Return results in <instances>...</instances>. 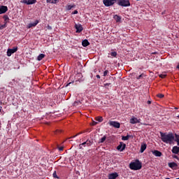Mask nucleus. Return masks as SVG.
Wrapping results in <instances>:
<instances>
[{
  "label": "nucleus",
  "mask_w": 179,
  "mask_h": 179,
  "mask_svg": "<svg viewBox=\"0 0 179 179\" xmlns=\"http://www.w3.org/2000/svg\"><path fill=\"white\" fill-rule=\"evenodd\" d=\"M161 135V141L164 142V143H169V145H171L173 142H174V135L173 134H167V133H163L159 132Z\"/></svg>",
  "instance_id": "obj_1"
},
{
  "label": "nucleus",
  "mask_w": 179,
  "mask_h": 179,
  "mask_svg": "<svg viewBox=\"0 0 179 179\" xmlns=\"http://www.w3.org/2000/svg\"><path fill=\"white\" fill-rule=\"evenodd\" d=\"M129 169L135 171L141 170L142 169V162L139 159H136L135 162L129 164Z\"/></svg>",
  "instance_id": "obj_2"
},
{
  "label": "nucleus",
  "mask_w": 179,
  "mask_h": 179,
  "mask_svg": "<svg viewBox=\"0 0 179 179\" xmlns=\"http://www.w3.org/2000/svg\"><path fill=\"white\" fill-rule=\"evenodd\" d=\"M117 5L119 6H122L124 8H127L128 6H131V2L129 0H117Z\"/></svg>",
  "instance_id": "obj_3"
},
{
  "label": "nucleus",
  "mask_w": 179,
  "mask_h": 179,
  "mask_svg": "<svg viewBox=\"0 0 179 179\" xmlns=\"http://www.w3.org/2000/svg\"><path fill=\"white\" fill-rule=\"evenodd\" d=\"M117 0H103V4L105 6H113Z\"/></svg>",
  "instance_id": "obj_4"
},
{
  "label": "nucleus",
  "mask_w": 179,
  "mask_h": 179,
  "mask_svg": "<svg viewBox=\"0 0 179 179\" xmlns=\"http://www.w3.org/2000/svg\"><path fill=\"white\" fill-rule=\"evenodd\" d=\"M125 148H127V144L123 142H120L119 145L117 147V150H119V152H124V150H125Z\"/></svg>",
  "instance_id": "obj_5"
},
{
  "label": "nucleus",
  "mask_w": 179,
  "mask_h": 179,
  "mask_svg": "<svg viewBox=\"0 0 179 179\" xmlns=\"http://www.w3.org/2000/svg\"><path fill=\"white\" fill-rule=\"evenodd\" d=\"M17 51V47H15L13 49H8L7 50V57H10L12 54H15Z\"/></svg>",
  "instance_id": "obj_6"
},
{
  "label": "nucleus",
  "mask_w": 179,
  "mask_h": 179,
  "mask_svg": "<svg viewBox=\"0 0 179 179\" xmlns=\"http://www.w3.org/2000/svg\"><path fill=\"white\" fill-rule=\"evenodd\" d=\"M130 124H139L141 122V119H138L135 117L134 116H132V117L129 120Z\"/></svg>",
  "instance_id": "obj_7"
},
{
  "label": "nucleus",
  "mask_w": 179,
  "mask_h": 179,
  "mask_svg": "<svg viewBox=\"0 0 179 179\" xmlns=\"http://www.w3.org/2000/svg\"><path fill=\"white\" fill-rule=\"evenodd\" d=\"M109 124L110 125V127H113L114 128H120L121 127V124H120V122H115V121L110 122Z\"/></svg>",
  "instance_id": "obj_8"
},
{
  "label": "nucleus",
  "mask_w": 179,
  "mask_h": 179,
  "mask_svg": "<svg viewBox=\"0 0 179 179\" xmlns=\"http://www.w3.org/2000/svg\"><path fill=\"white\" fill-rule=\"evenodd\" d=\"M22 3H26L27 5H34L37 2V0H22L21 1Z\"/></svg>",
  "instance_id": "obj_9"
},
{
  "label": "nucleus",
  "mask_w": 179,
  "mask_h": 179,
  "mask_svg": "<svg viewBox=\"0 0 179 179\" xmlns=\"http://www.w3.org/2000/svg\"><path fill=\"white\" fill-rule=\"evenodd\" d=\"M75 29H76V33H81V31H83V27H82V24H75Z\"/></svg>",
  "instance_id": "obj_10"
},
{
  "label": "nucleus",
  "mask_w": 179,
  "mask_h": 179,
  "mask_svg": "<svg viewBox=\"0 0 179 179\" xmlns=\"http://www.w3.org/2000/svg\"><path fill=\"white\" fill-rule=\"evenodd\" d=\"M6 12H8V6H1L0 7V15H2L3 13H6Z\"/></svg>",
  "instance_id": "obj_11"
},
{
  "label": "nucleus",
  "mask_w": 179,
  "mask_h": 179,
  "mask_svg": "<svg viewBox=\"0 0 179 179\" xmlns=\"http://www.w3.org/2000/svg\"><path fill=\"white\" fill-rule=\"evenodd\" d=\"M152 155H154V156H156V157H162V152L157 150H155L152 151Z\"/></svg>",
  "instance_id": "obj_12"
},
{
  "label": "nucleus",
  "mask_w": 179,
  "mask_h": 179,
  "mask_svg": "<svg viewBox=\"0 0 179 179\" xmlns=\"http://www.w3.org/2000/svg\"><path fill=\"white\" fill-rule=\"evenodd\" d=\"M172 153H173L174 155H178L179 153V147L176 145L173 146L171 150Z\"/></svg>",
  "instance_id": "obj_13"
},
{
  "label": "nucleus",
  "mask_w": 179,
  "mask_h": 179,
  "mask_svg": "<svg viewBox=\"0 0 179 179\" xmlns=\"http://www.w3.org/2000/svg\"><path fill=\"white\" fill-rule=\"evenodd\" d=\"M146 148H148V145H146V143H142L140 149V152L143 153L145 150H146Z\"/></svg>",
  "instance_id": "obj_14"
},
{
  "label": "nucleus",
  "mask_w": 179,
  "mask_h": 179,
  "mask_svg": "<svg viewBox=\"0 0 179 179\" xmlns=\"http://www.w3.org/2000/svg\"><path fill=\"white\" fill-rule=\"evenodd\" d=\"M38 24V20H36L34 23H30L28 25V29H31V27H36Z\"/></svg>",
  "instance_id": "obj_15"
},
{
  "label": "nucleus",
  "mask_w": 179,
  "mask_h": 179,
  "mask_svg": "<svg viewBox=\"0 0 179 179\" xmlns=\"http://www.w3.org/2000/svg\"><path fill=\"white\" fill-rule=\"evenodd\" d=\"M117 177H118V173H113L109 174L108 179H115V178H117Z\"/></svg>",
  "instance_id": "obj_16"
},
{
  "label": "nucleus",
  "mask_w": 179,
  "mask_h": 179,
  "mask_svg": "<svg viewBox=\"0 0 179 179\" xmlns=\"http://www.w3.org/2000/svg\"><path fill=\"white\" fill-rule=\"evenodd\" d=\"M83 47H87V45H90V43L87 39L83 40L82 42Z\"/></svg>",
  "instance_id": "obj_17"
},
{
  "label": "nucleus",
  "mask_w": 179,
  "mask_h": 179,
  "mask_svg": "<svg viewBox=\"0 0 179 179\" xmlns=\"http://www.w3.org/2000/svg\"><path fill=\"white\" fill-rule=\"evenodd\" d=\"M80 104H82V102L80 100H76L73 102V106L78 107V106H80Z\"/></svg>",
  "instance_id": "obj_18"
},
{
  "label": "nucleus",
  "mask_w": 179,
  "mask_h": 179,
  "mask_svg": "<svg viewBox=\"0 0 179 179\" xmlns=\"http://www.w3.org/2000/svg\"><path fill=\"white\" fill-rule=\"evenodd\" d=\"M169 167H170V169H174V167H177V164L176 162H170L168 164Z\"/></svg>",
  "instance_id": "obj_19"
},
{
  "label": "nucleus",
  "mask_w": 179,
  "mask_h": 179,
  "mask_svg": "<svg viewBox=\"0 0 179 179\" xmlns=\"http://www.w3.org/2000/svg\"><path fill=\"white\" fill-rule=\"evenodd\" d=\"M47 3L57 4L59 2V0H46Z\"/></svg>",
  "instance_id": "obj_20"
},
{
  "label": "nucleus",
  "mask_w": 179,
  "mask_h": 179,
  "mask_svg": "<svg viewBox=\"0 0 179 179\" xmlns=\"http://www.w3.org/2000/svg\"><path fill=\"white\" fill-rule=\"evenodd\" d=\"M45 57V55L40 54L37 57V61H41L43 58Z\"/></svg>",
  "instance_id": "obj_21"
},
{
  "label": "nucleus",
  "mask_w": 179,
  "mask_h": 179,
  "mask_svg": "<svg viewBox=\"0 0 179 179\" xmlns=\"http://www.w3.org/2000/svg\"><path fill=\"white\" fill-rule=\"evenodd\" d=\"M85 143L87 146H92L93 145V140H87Z\"/></svg>",
  "instance_id": "obj_22"
},
{
  "label": "nucleus",
  "mask_w": 179,
  "mask_h": 179,
  "mask_svg": "<svg viewBox=\"0 0 179 179\" xmlns=\"http://www.w3.org/2000/svg\"><path fill=\"white\" fill-rule=\"evenodd\" d=\"M3 19H4V23L6 24L9 22V17L7 15H3Z\"/></svg>",
  "instance_id": "obj_23"
},
{
  "label": "nucleus",
  "mask_w": 179,
  "mask_h": 179,
  "mask_svg": "<svg viewBox=\"0 0 179 179\" xmlns=\"http://www.w3.org/2000/svg\"><path fill=\"white\" fill-rule=\"evenodd\" d=\"M96 121H98V122H103V117L98 116L95 117Z\"/></svg>",
  "instance_id": "obj_24"
},
{
  "label": "nucleus",
  "mask_w": 179,
  "mask_h": 179,
  "mask_svg": "<svg viewBox=\"0 0 179 179\" xmlns=\"http://www.w3.org/2000/svg\"><path fill=\"white\" fill-rule=\"evenodd\" d=\"M107 139L106 136H103L100 140H99V143H104V141Z\"/></svg>",
  "instance_id": "obj_25"
},
{
  "label": "nucleus",
  "mask_w": 179,
  "mask_h": 179,
  "mask_svg": "<svg viewBox=\"0 0 179 179\" xmlns=\"http://www.w3.org/2000/svg\"><path fill=\"white\" fill-rule=\"evenodd\" d=\"M175 142H177V145H178V146H179V135H178V134H176Z\"/></svg>",
  "instance_id": "obj_26"
},
{
  "label": "nucleus",
  "mask_w": 179,
  "mask_h": 179,
  "mask_svg": "<svg viewBox=\"0 0 179 179\" xmlns=\"http://www.w3.org/2000/svg\"><path fill=\"white\" fill-rule=\"evenodd\" d=\"M6 27H7V24L5 22L3 24H0V30H3V29H5Z\"/></svg>",
  "instance_id": "obj_27"
},
{
  "label": "nucleus",
  "mask_w": 179,
  "mask_h": 179,
  "mask_svg": "<svg viewBox=\"0 0 179 179\" xmlns=\"http://www.w3.org/2000/svg\"><path fill=\"white\" fill-rule=\"evenodd\" d=\"M79 146H80V149H82L83 146H84V148H86V146H87L86 141H85L84 143L80 144Z\"/></svg>",
  "instance_id": "obj_28"
},
{
  "label": "nucleus",
  "mask_w": 179,
  "mask_h": 179,
  "mask_svg": "<svg viewBox=\"0 0 179 179\" xmlns=\"http://www.w3.org/2000/svg\"><path fill=\"white\" fill-rule=\"evenodd\" d=\"M115 19L116 22H120V20H121V17L116 15L115 16Z\"/></svg>",
  "instance_id": "obj_29"
},
{
  "label": "nucleus",
  "mask_w": 179,
  "mask_h": 179,
  "mask_svg": "<svg viewBox=\"0 0 179 179\" xmlns=\"http://www.w3.org/2000/svg\"><path fill=\"white\" fill-rule=\"evenodd\" d=\"M108 73H110V71H108V70H105L103 72V76H107Z\"/></svg>",
  "instance_id": "obj_30"
},
{
  "label": "nucleus",
  "mask_w": 179,
  "mask_h": 179,
  "mask_svg": "<svg viewBox=\"0 0 179 179\" xmlns=\"http://www.w3.org/2000/svg\"><path fill=\"white\" fill-rule=\"evenodd\" d=\"M110 55L111 57H117V52H112L110 53Z\"/></svg>",
  "instance_id": "obj_31"
},
{
  "label": "nucleus",
  "mask_w": 179,
  "mask_h": 179,
  "mask_svg": "<svg viewBox=\"0 0 179 179\" xmlns=\"http://www.w3.org/2000/svg\"><path fill=\"white\" fill-rule=\"evenodd\" d=\"M128 137L127 136H122V141H128Z\"/></svg>",
  "instance_id": "obj_32"
},
{
  "label": "nucleus",
  "mask_w": 179,
  "mask_h": 179,
  "mask_svg": "<svg viewBox=\"0 0 179 179\" xmlns=\"http://www.w3.org/2000/svg\"><path fill=\"white\" fill-rule=\"evenodd\" d=\"M54 178H59V177H58V176H57V171H55L52 174Z\"/></svg>",
  "instance_id": "obj_33"
},
{
  "label": "nucleus",
  "mask_w": 179,
  "mask_h": 179,
  "mask_svg": "<svg viewBox=\"0 0 179 179\" xmlns=\"http://www.w3.org/2000/svg\"><path fill=\"white\" fill-rule=\"evenodd\" d=\"M157 97L159 99H163L164 97V95L163 94H158Z\"/></svg>",
  "instance_id": "obj_34"
},
{
  "label": "nucleus",
  "mask_w": 179,
  "mask_h": 179,
  "mask_svg": "<svg viewBox=\"0 0 179 179\" xmlns=\"http://www.w3.org/2000/svg\"><path fill=\"white\" fill-rule=\"evenodd\" d=\"M166 76H167V75H166V74H160L159 75V78H161L162 79H164V78H166Z\"/></svg>",
  "instance_id": "obj_35"
},
{
  "label": "nucleus",
  "mask_w": 179,
  "mask_h": 179,
  "mask_svg": "<svg viewBox=\"0 0 179 179\" xmlns=\"http://www.w3.org/2000/svg\"><path fill=\"white\" fill-rule=\"evenodd\" d=\"M72 8H73V6H71V5L67 6V10H71Z\"/></svg>",
  "instance_id": "obj_36"
},
{
  "label": "nucleus",
  "mask_w": 179,
  "mask_h": 179,
  "mask_svg": "<svg viewBox=\"0 0 179 179\" xmlns=\"http://www.w3.org/2000/svg\"><path fill=\"white\" fill-rule=\"evenodd\" d=\"M172 157H173V159H176V160H178V162H179V157H178V156L174 155H172Z\"/></svg>",
  "instance_id": "obj_37"
},
{
  "label": "nucleus",
  "mask_w": 179,
  "mask_h": 179,
  "mask_svg": "<svg viewBox=\"0 0 179 179\" xmlns=\"http://www.w3.org/2000/svg\"><path fill=\"white\" fill-rule=\"evenodd\" d=\"M141 78H143V73L141 74L140 76H138L136 79L139 80L141 79Z\"/></svg>",
  "instance_id": "obj_38"
},
{
  "label": "nucleus",
  "mask_w": 179,
  "mask_h": 179,
  "mask_svg": "<svg viewBox=\"0 0 179 179\" xmlns=\"http://www.w3.org/2000/svg\"><path fill=\"white\" fill-rule=\"evenodd\" d=\"M82 134H83V132H80L78 134H77L76 136H73V138H76V136H79V135H82Z\"/></svg>",
  "instance_id": "obj_39"
},
{
  "label": "nucleus",
  "mask_w": 179,
  "mask_h": 179,
  "mask_svg": "<svg viewBox=\"0 0 179 179\" xmlns=\"http://www.w3.org/2000/svg\"><path fill=\"white\" fill-rule=\"evenodd\" d=\"M72 15H78V10H75L73 13Z\"/></svg>",
  "instance_id": "obj_40"
},
{
  "label": "nucleus",
  "mask_w": 179,
  "mask_h": 179,
  "mask_svg": "<svg viewBox=\"0 0 179 179\" xmlns=\"http://www.w3.org/2000/svg\"><path fill=\"white\" fill-rule=\"evenodd\" d=\"M62 131L61 130H56L55 131V134H61Z\"/></svg>",
  "instance_id": "obj_41"
},
{
  "label": "nucleus",
  "mask_w": 179,
  "mask_h": 179,
  "mask_svg": "<svg viewBox=\"0 0 179 179\" xmlns=\"http://www.w3.org/2000/svg\"><path fill=\"white\" fill-rule=\"evenodd\" d=\"M127 137L128 139H129V138H134V136L127 134Z\"/></svg>",
  "instance_id": "obj_42"
},
{
  "label": "nucleus",
  "mask_w": 179,
  "mask_h": 179,
  "mask_svg": "<svg viewBox=\"0 0 179 179\" xmlns=\"http://www.w3.org/2000/svg\"><path fill=\"white\" fill-rule=\"evenodd\" d=\"M110 85H111V83H106L104 84V87H107V86H110Z\"/></svg>",
  "instance_id": "obj_43"
},
{
  "label": "nucleus",
  "mask_w": 179,
  "mask_h": 179,
  "mask_svg": "<svg viewBox=\"0 0 179 179\" xmlns=\"http://www.w3.org/2000/svg\"><path fill=\"white\" fill-rule=\"evenodd\" d=\"M58 149L59 150L62 151L64 150V147H59Z\"/></svg>",
  "instance_id": "obj_44"
},
{
  "label": "nucleus",
  "mask_w": 179,
  "mask_h": 179,
  "mask_svg": "<svg viewBox=\"0 0 179 179\" xmlns=\"http://www.w3.org/2000/svg\"><path fill=\"white\" fill-rule=\"evenodd\" d=\"M97 124H98L97 122H94V121L92 122V125H97Z\"/></svg>",
  "instance_id": "obj_45"
},
{
  "label": "nucleus",
  "mask_w": 179,
  "mask_h": 179,
  "mask_svg": "<svg viewBox=\"0 0 179 179\" xmlns=\"http://www.w3.org/2000/svg\"><path fill=\"white\" fill-rule=\"evenodd\" d=\"M96 77L97 78V79H100V75H96Z\"/></svg>",
  "instance_id": "obj_46"
},
{
  "label": "nucleus",
  "mask_w": 179,
  "mask_h": 179,
  "mask_svg": "<svg viewBox=\"0 0 179 179\" xmlns=\"http://www.w3.org/2000/svg\"><path fill=\"white\" fill-rule=\"evenodd\" d=\"M147 103H148V104H152V101H148Z\"/></svg>",
  "instance_id": "obj_47"
},
{
  "label": "nucleus",
  "mask_w": 179,
  "mask_h": 179,
  "mask_svg": "<svg viewBox=\"0 0 179 179\" xmlns=\"http://www.w3.org/2000/svg\"><path fill=\"white\" fill-rule=\"evenodd\" d=\"M69 85H71V83L66 84V87H68V86H69Z\"/></svg>",
  "instance_id": "obj_48"
},
{
  "label": "nucleus",
  "mask_w": 179,
  "mask_h": 179,
  "mask_svg": "<svg viewBox=\"0 0 179 179\" xmlns=\"http://www.w3.org/2000/svg\"><path fill=\"white\" fill-rule=\"evenodd\" d=\"M48 29H51V27H50L49 25L48 26Z\"/></svg>",
  "instance_id": "obj_49"
},
{
  "label": "nucleus",
  "mask_w": 179,
  "mask_h": 179,
  "mask_svg": "<svg viewBox=\"0 0 179 179\" xmlns=\"http://www.w3.org/2000/svg\"><path fill=\"white\" fill-rule=\"evenodd\" d=\"M178 118H179V115L177 116Z\"/></svg>",
  "instance_id": "obj_50"
},
{
  "label": "nucleus",
  "mask_w": 179,
  "mask_h": 179,
  "mask_svg": "<svg viewBox=\"0 0 179 179\" xmlns=\"http://www.w3.org/2000/svg\"><path fill=\"white\" fill-rule=\"evenodd\" d=\"M136 1H139V0H136Z\"/></svg>",
  "instance_id": "obj_51"
}]
</instances>
